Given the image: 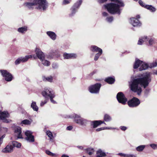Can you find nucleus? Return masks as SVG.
<instances>
[{
    "label": "nucleus",
    "instance_id": "c756f323",
    "mask_svg": "<svg viewBox=\"0 0 157 157\" xmlns=\"http://www.w3.org/2000/svg\"><path fill=\"white\" fill-rule=\"evenodd\" d=\"M27 30V27H22L18 29V31L21 33H23Z\"/></svg>",
    "mask_w": 157,
    "mask_h": 157
},
{
    "label": "nucleus",
    "instance_id": "864d4df0",
    "mask_svg": "<svg viewBox=\"0 0 157 157\" xmlns=\"http://www.w3.org/2000/svg\"><path fill=\"white\" fill-rule=\"evenodd\" d=\"M52 67L54 68H56L58 67L57 64L56 63H53L52 65Z\"/></svg>",
    "mask_w": 157,
    "mask_h": 157
},
{
    "label": "nucleus",
    "instance_id": "bf43d9fd",
    "mask_svg": "<svg viewBox=\"0 0 157 157\" xmlns=\"http://www.w3.org/2000/svg\"><path fill=\"white\" fill-rule=\"evenodd\" d=\"M61 157H69V156L67 155L66 154H63Z\"/></svg>",
    "mask_w": 157,
    "mask_h": 157
},
{
    "label": "nucleus",
    "instance_id": "f03ea898",
    "mask_svg": "<svg viewBox=\"0 0 157 157\" xmlns=\"http://www.w3.org/2000/svg\"><path fill=\"white\" fill-rule=\"evenodd\" d=\"M114 2L111 3L104 5L105 8L111 14L118 13L120 14L121 7L124 6V4L122 0H110Z\"/></svg>",
    "mask_w": 157,
    "mask_h": 157
},
{
    "label": "nucleus",
    "instance_id": "c9c22d12",
    "mask_svg": "<svg viewBox=\"0 0 157 157\" xmlns=\"http://www.w3.org/2000/svg\"><path fill=\"white\" fill-rule=\"evenodd\" d=\"M86 151L87 153L90 155H92L94 152V149L92 148H89L87 149Z\"/></svg>",
    "mask_w": 157,
    "mask_h": 157
},
{
    "label": "nucleus",
    "instance_id": "0e129e2a",
    "mask_svg": "<svg viewBox=\"0 0 157 157\" xmlns=\"http://www.w3.org/2000/svg\"><path fill=\"white\" fill-rule=\"evenodd\" d=\"M154 73L155 74L157 75V71H155L154 72Z\"/></svg>",
    "mask_w": 157,
    "mask_h": 157
},
{
    "label": "nucleus",
    "instance_id": "72a5a7b5",
    "mask_svg": "<svg viewBox=\"0 0 157 157\" xmlns=\"http://www.w3.org/2000/svg\"><path fill=\"white\" fill-rule=\"evenodd\" d=\"M32 121V120L30 121L27 119H26L22 121L21 122V124H24L29 125L31 124Z\"/></svg>",
    "mask_w": 157,
    "mask_h": 157
},
{
    "label": "nucleus",
    "instance_id": "4d7b16f0",
    "mask_svg": "<svg viewBox=\"0 0 157 157\" xmlns=\"http://www.w3.org/2000/svg\"><path fill=\"white\" fill-rule=\"evenodd\" d=\"M127 157H136V156L134 155L130 154L128 155Z\"/></svg>",
    "mask_w": 157,
    "mask_h": 157
},
{
    "label": "nucleus",
    "instance_id": "423d86ee",
    "mask_svg": "<svg viewBox=\"0 0 157 157\" xmlns=\"http://www.w3.org/2000/svg\"><path fill=\"white\" fill-rule=\"evenodd\" d=\"M101 84L97 83L90 86L89 87V90L91 93L97 94L99 93Z\"/></svg>",
    "mask_w": 157,
    "mask_h": 157
},
{
    "label": "nucleus",
    "instance_id": "79ce46f5",
    "mask_svg": "<svg viewBox=\"0 0 157 157\" xmlns=\"http://www.w3.org/2000/svg\"><path fill=\"white\" fill-rule=\"evenodd\" d=\"M139 4L142 7H144L145 8V6L147 5H146L141 0H139Z\"/></svg>",
    "mask_w": 157,
    "mask_h": 157
},
{
    "label": "nucleus",
    "instance_id": "13d9d810",
    "mask_svg": "<svg viewBox=\"0 0 157 157\" xmlns=\"http://www.w3.org/2000/svg\"><path fill=\"white\" fill-rule=\"evenodd\" d=\"M102 14L104 16H106L108 15V13L106 12H104Z\"/></svg>",
    "mask_w": 157,
    "mask_h": 157
},
{
    "label": "nucleus",
    "instance_id": "680f3d73",
    "mask_svg": "<svg viewBox=\"0 0 157 157\" xmlns=\"http://www.w3.org/2000/svg\"><path fill=\"white\" fill-rule=\"evenodd\" d=\"M140 16L139 15H138L136 16V18L137 19H138V18H140Z\"/></svg>",
    "mask_w": 157,
    "mask_h": 157
},
{
    "label": "nucleus",
    "instance_id": "f257e3e1",
    "mask_svg": "<svg viewBox=\"0 0 157 157\" xmlns=\"http://www.w3.org/2000/svg\"><path fill=\"white\" fill-rule=\"evenodd\" d=\"M142 77L136 78L132 79L129 82L130 90L140 95L142 92L141 86L144 88L147 87L151 81V73L147 72L141 75Z\"/></svg>",
    "mask_w": 157,
    "mask_h": 157
},
{
    "label": "nucleus",
    "instance_id": "09e8293b",
    "mask_svg": "<svg viewBox=\"0 0 157 157\" xmlns=\"http://www.w3.org/2000/svg\"><path fill=\"white\" fill-rule=\"evenodd\" d=\"M118 154L121 156H124V157H127L128 155H129V154H123V153H119Z\"/></svg>",
    "mask_w": 157,
    "mask_h": 157
},
{
    "label": "nucleus",
    "instance_id": "bb28decb",
    "mask_svg": "<svg viewBox=\"0 0 157 157\" xmlns=\"http://www.w3.org/2000/svg\"><path fill=\"white\" fill-rule=\"evenodd\" d=\"M43 80L45 81L52 82L53 80V77L51 76L47 77H44L43 78Z\"/></svg>",
    "mask_w": 157,
    "mask_h": 157
},
{
    "label": "nucleus",
    "instance_id": "39448f33",
    "mask_svg": "<svg viewBox=\"0 0 157 157\" xmlns=\"http://www.w3.org/2000/svg\"><path fill=\"white\" fill-rule=\"evenodd\" d=\"M140 67L139 70L141 71L146 70L148 67L147 64L139 59L136 60L134 64L133 67L134 69H136Z\"/></svg>",
    "mask_w": 157,
    "mask_h": 157
},
{
    "label": "nucleus",
    "instance_id": "3c124183",
    "mask_svg": "<svg viewBox=\"0 0 157 157\" xmlns=\"http://www.w3.org/2000/svg\"><path fill=\"white\" fill-rule=\"evenodd\" d=\"M149 43L150 45H152L154 43L153 40L152 39H151L149 40Z\"/></svg>",
    "mask_w": 157,
    "mask_h": 157
},
{
    "label": "nucleus",
    "instance_id": "6ab92c4d",
    "mask_svg": "<svg viewBox=\"0 0 157 157\" xmlns=\"http://www.w3.org/2000/svg\"><path fill=\"white\" fill-rule=\"evenodd\" d=\"M47 34L53 40H55L56 38V35L55 33L52 31H48Z\"/></svg>",
    "mask_w": 157,
    "mask_h": 157
},
{
    "label": "nucleus",
    "instance_id": "a18cd8bd",
    "mask_svg": "<svg viewBox=\"0 0 157 157\" xmlns=\"http://www.w3.org/2000/svg\"><path fill=\"white\" fill-rule=\"evenodd\" d=\"M106 19L108 22H110L113 21V18L112 17H107Z\"/></svg>",
    "mask_w": 157,
    "mask_h": 157
},
{
    "label": "nucleus",
    "instance_id": "5fc2aeb1",
    "mask_svg": "<svg viewBox=\"0 0 157 157\" xmlns=\"http://www.w3.org/2000/svg\"><path fill=\"white\" fill-rule=\"evenodd\" d=\"M108 0H98V2L99 3H103L106 1H107Z\"/></svg>",
    "mask_w": 157,
    "mask_h": 157
},
{
    "label": "nucleus",
    "instance_id": "7c9ffc66",
    "mask_svg": "<svg viewBox=\"0 0 157 157\" xmlns=\"http://www.w3.org/2000/svg\"><path fill=\"white\" fill-rule=\"evenodd\" d=\"M46 133L50 140H52L53 139V136L52 132L50 131H46Z\"/></svg>",
    "mask_w": 157,
    "mask_h": 157
},
{
    "label": "nucleus",
    "instance_id": "a878e982",
    "mask_svg": "<svg viewBox=\"0 0 157 157\" xmlns=\"http://www.w3.org/2000/svg\"><path fill=\"white\" fill-rule=\"evenodd\" d=\"M31 107L34 111H37L38 110V108L36 105V103L35 101H33L31 105Z\"/></svg>",
    "mask_w": 157,
    "mask_h": 157
},
{
    "label": "nucleus",
    "instance_id": "9b49d317",
    "mask_svg": "<svg viewBox=\"0 0 157 157\" xmlns=\"http://www.w3.org/2000/svg\"><path fill=\"white\" fill-rule=\"evenodd\" d=\"M33 132L30 131H27L25 132L26 136L25 139L29 142L34 141V136L32 135Z\"/></svg>",
    "mask_w": 157,
    "mask_h": 157
},
{
    "label": "nucleus",
    "instance_id": "6e6d98bb",
    "mask_svg": "<svg viewBox=\"0 0 157 157\" xmlns=\"http://www.w3.org/2000/svg\"><path fill=\"white\" fill-rule=\"evenodd\" d=\"M72 129V127L71 126H69L67 127V130H70Z\"/></svg>",
    "mask_w": 157,
    "mask_h": 157
},
{
    "label": "nucleus",
    "instance_id": "a211bd4d",
    "mask_svg": "<svg viewBox=\"0 0 157 157\" xmlns=\"http://www.w3.org/2000/svg\"><path fill=\"white\" fill-rule=\"evenodd\" d=\"M13 147L12 146L7 145L6 147L2 149V151L3 153L11 152L13 151Z\"/></svg>",
    "mask_w": 157,
    "mask_h": 157
},
{
    "label": "nucleus",
    "instance_id": "1a4fd4ad",
    "mask_svg": "<svg viewBox=\"0 0 157 157\" xmlns=\"http://www.w3.org/2000/svg\"><path fill=\"white\" fill-rule=\"evenodd\" d=\"M117 98L118 102L123 105L125 104L127 101V98L122 92H119L117 94Z\"/></svg>",
    "mask_w": 157,
    "mask_h": 157
},
{
    "label": "nucleus",
    "instance_id": "473e14b6",
    "mask_svg": "<svg viewBox=\"0 0 157 157\" xmlns=\"http://www.w3.org/2000/svg\"><path fill=\"white\" fill-rule=\"evenodd\" d=\"M145 147L144 145H141L139 146L136 147V150L138 151H143Z\"/></svg>",
    "mask_w": 157,
    "mask_h": 157
},
{
    "label": "nucleus",
    "instance_id": "69168bd1",
    "mask_svg": "<svg viewBox=\"0 0 157 157\" xmlns=\"http://www.w3.org/2000/svg\"><path fill=\"white\" fill-rule=\"evenodd\" d=\"M134 1H137L138 0H134Z\"/></svg>",
    "mask_w": 157,
    "mask_h": 157
},
{
    "label": "nucleus",
    "instance_id": "2f4dec72",
    "mask_svg": "<svg viewBox=\"0 0 157 157\" xmlns=\"http://www.w3.org/2000/svg\"><path fill=\"white\" fill-rule=\"evenodd\" d=\"M12 144L14 147L20 148L21 146V144L16 141H13L12 142Z\"/></svg>",
    "mask_w": 157,
    "mask_h": 157
},
{
    "label": "nucleus",
    "instance_id": "4468645a",
    "mask_svg": "<svg viewBox=\"0 0 157 157\" xmlns=\"http://www.w3.org/2000/svg\"><path fill=\"white\" fill-rule=\"evenodd\" d=\"M14 135L17 139L22 138V135L21 134V128L19 127H16L14 129Z\"/></svg>",
    "mask_w": 157,
    "mask_h": 157
},
{
    "label": "nucleus",
    "instance_id": "49530a36",
    "mask_svg": "<svg viewBox=\"0 0 157 157\" xmlns=\"http://www.w3.org/2000/svg\"><path fill=\"white\" fill-rule=\"evenodd\" d=\"M1 132H7V129L5 128H1Z\"/></svg>",
    "mask_w": 157,
    "mask_h": 157
},
{
    "label": "nucleus",
    "instance_id": "6e6552de",
    "mask_svg": "<svg viewBox=\"0 0 157 157\" xmlns=\"http://www.w3.org/2000/svg\"><path fill=\"white\" fill-rule=\"evenodd\" d=\"M52 94L55 95V93L50 88H46L42 92V95L46 99H48L50 98Z\"/></svg>",
    "mask_w": 157,
    "mask_h": 157
},
{
    "label": "nucleus",
    "instance_id": "58836bf2",
    "mask_svg": "<svg viewBox=\"0 0 157 157\" xmlns=\"http://www.w3.org/2000/svg\"><path fill=\"white\" fill-rule=\"evenodd\" d=\"M46 153L47 155L51 156H54L56 155L55 154L52 153L48 150H46Z\"/></svg>",
    "mask_w": 157,
    "mask_h": 157
},
{
    "label": "nucleus",
    "instance_id": "e433bc0d",
    "mask_svg": "<svg viewBox=\"0 0 157 157\" xmlns=\"http://www.w3.org/2000/svg\"><path fill=\"white\" fill-rule=\"evenodd\" d=\"M55 97V95H53V94H52V95L51 96L50 98L51 101L53 104H56V101L53 99Z\"/></svg>",
    "mask_w": 157,
    "mask_h": 157
},
{
    "label": "nucleus",
    "instance_id": "f3484780",
    "mask_svg": "<svg viewBox=\"0 0 157 157\" xmlns=\"http://www.w3.org/2000/svg\"><path fill=\"white\" fill-rule=\"evenodd\" d=\"M130 23L134 27L140 26L141 25V23L139 21L135 18H131Z\"/></svg>",
    "mask_w": 157,
    "mask_h": 157
},
{
    "label": "nucleus",
    "instance_id": "b1692460",
    "mask_svg": "<svg viewBox=\"0 0 157 157\" xmlns=\"http://www.w3.org/2000/svg\"><path fill=\"white\" fill-rule=\"evenodd\" d=\"M105 81L109 84H112L114 82L115 79L113 78L109 77L106 78Z\"/></svg>",
    "mask_w": 157,
    "mask_h": 157
},
{
    "label": "nucleus",
    "instance_id": "ea45409f",
    "mask_svg": "<svg viewBox=\"0 0 157 157\" xmlns=\"http://www.w3.org/2000/svg\"><path fill=\"white\" fill-rule=\"evenodd\" d=\"M21 62L20 58H19L17 59L15 62V63L16 65H17L19 64Z\"/></svg>",
    "mask_w": 157,
    "mask_h": 157
},
{
    "label": "nucleus",
    "instance_id": "e2e57ef3",
    "mask_svg": "<svg viewBox=\"0 0 157 157\" xmlns=\"http://www.w3.org/2000/svg\"><path fill=\"white\" fill-rule=\"evenodd\" d=\"M78 147L80 149H82L83 148V147L81 146H78Z\"/></svg>",
    "mask_w": 157,
    "mask_h": 157
},
{
    "label": "nucleus",
    "instance_id": "4c0bfd02",
    "mask_svg": "<svg viewBox=\"0 0 157 157\" xmlns=\"http://www.w3.org/2000/svg\"><path fill=\"white\" fill-rule=\"evenodd\" d=\"M102 53V52H101V53L98 52V53H97V54H96L95 55V56L94 57V60H95V61L97 60L98 59L99 56L101 55Z\"/></svg>",
    "mask_w": 157,
    "mask_h": 157
},
{
    "label": "nucleus",
    "instance_id": "c03bdc74",
    "mask_svg": "<svg viewBox=\"0 0 157 157\" xmlns=\"http://www.w3.org/2000/svg\"><path fill=\"white\" fill-rule=\"evenodd\" d=\"M71 0H63V4L66 5L68 4L70 2Z\"/></svg>",
    "mask_w": 157,
    "mask_h": 157
},
{
    "label": "nucleus",
    "instance_id": "393cba45",
    "mask_svg": "<svg viewBox=\"0 0 157 157\" xmlns=\"http://www.w3.org/2000/svg\"><path fill=\"white\" fill-rule=\"evenodd\" d=\"M32 57V55H28L25 56V57H21L20 59L22 62H25L27 61L29 59Z\"/></svg>",
    "mask_w": 157,
    "mask_h": 157
},
{
    "label": "nucleus",
    "instance_id": "412c9836",
    "mask_svg": "<svg viewBox=\"0 0 157 157\" xmlns=\"http://www.w3.org/2000/svg\"><path fill=\"white\" fill-rule=\"evenodd\" d=\"M104 123V121H94L92 122V124L93 125L94 128H95L101 124Z\"/></svg>",
    "mask_w": 157,
    "mask_h": 157
},
{
    "label": "nucleus",
    "instance_id": "4be33fe9",
    "mask_svg": "<svg viewBox=\"0 0 157 157\" xmlns=\"http://www.w3.org/2000/svg\"><path fill=\"white\" fill-rule=\"evenodd\" d=\"M148 39H147V36H144L142 39H140L139 40L138 44L139 45H141L143 44L144 42H147L148 41Z\"/></svg>",
    "mask_w": 157,
    "mask_h": 157
},
{
    "label": "nucleus",
    "instance_id": "de8ad7c7",
    "mask_svg": "<svg viewBox=\"0 0 157 157\" xmlns=\"http://www.w3.org/2000/svg\"><path fill=\"white\" fill-rule=\"evenodd\" d=\"M47 102V101L46 100H44V101H42L40 104V106H43L44 105L46 104Z\"/></svg>",
    "mask_w": 157,
    "mask_h": 157
},
{
    "label": "nucleus",
    "instance_id": "7ed1b4c3",
    "mask_svg": "<svg viewBox=\"0 0 157 157\" xmlns=\"http://www.w3.org/2000/svg\"><path fill=\"white\" fill-rule=\"evenodd\" d=\"M24 6L29 9H33L35 6L41 10L45 11L48 7V3L46 0H33L32 2H27Z\"/></svg>",
    "mask_w": 157,
    "mask_h": 157
},
{
    "label": "nucleus",
    "instance_id": "ddd939ff",
    "mask_svg": "<svg viewBox=\"0 0 157 157\" xmlns=\"http://www.w3.org/2000/svg\"><path fill=\"white\" fill-rule=\"evenodd\" d=\"M9 115L7 112L0 111V120H2L5 122H8L6 118L9 117Z\"/></svg>",
    "mask_w": 157,
    "mask_h": 157
},
{
    "label": "nucleus",
    "instance_id": "5701e85b",
    "mask_svg": "<svg viewBox=\"0 0 157 157\" xmlns=\"http://www.w3.org/2000/svg\"><path fill=\"white\" fill-rule=\"evenodd\" d=\"M97 155L98 157H104L106 156L105 153L101 150H99L97 151Z\"/></svg>",
    "mask_w": 157,
    "mask_h": 157
},
{
    "label": "nucleus",
    "instance_id": "0eeeda50",
    "mask_svg": "<svg viewBox=\"0 0 157 157\" xmlns=\"http://www.w3.org/2000/svg\"><path fill=\"white\" fill-rule=\"evenodd\" d=\"M140 103L139 100L137 98L134 97L128 102V106L131 107H136Z\"/></svg>",
    "mask_w": 157,
    "mask_h": 157
},
{
    "label": "nucleus",
    "instance_id": "a19ab883",
    "mask_svg": "<svg viewBox=\"0 0 157 157\" xmlns=\"http://www.w3.org/2000/svg\"><path fill=\"white\" fill-rule=\"evenodd\" d=\"M157 66V63L156 62H153L151 64L150 67L151 68H152L156 67Z\"/></svg>",
    "mask_w": 157,
    "mask_h": 157
},
{
    "label": "nucleus",
    "instance_id": "052dcab7",
    "mask_svg": "<svg viewBox=\"0 0 157 157\" xmlns=\"http://www.w3.org/2000/svg\"><path fill=\"white\" fill-rule=\"evenodd\" d=\"M104 128H105V129H112V128L111 127H106Z\"/></svg>",
    "mask_w": 157,
    "mask_h": 157
},
{
    "label": "nucleus",
    "instance_id": "8fccbe9b",
    "mask_svg": "<svg viewBox=\"0 0 157 157\" xmlns=\"http://www.w3.org/2000/svg\"><path fill=\"white\" fill-rule=\"evenodd\" d=\"M104 129L105 128L104 127H102L97 128V129H96V130L97 132H99Z\"/></svg>",
    "mask_w": 157,
    "mask_h": 157
},
{
    "label": "nucleus",
    "instance_id": "9d476101",
    "mask_svg": "<svg viewBox=\"0 0 157 157\" xmlns=\"http://www.w3.org/2000/svg\"><path fill=\"white\" fill-rule=\"evenodd\" d=\"M82 2V0H79L71 8V12L70 15L73 16L77 11L80 5Z\"/></svg>",
    "mask_w": 157,
    "mask_h": 157
},
{
    "label": "nucleus",
    "instance_id": "f704fd0d",
    "mask_svg": "<svg viewBox=\"0 0 157 157\" xmlns=\"http://www.w3.org/2000/svg\"><path fill=\"white\" fill-rule=\"evenodd\" d=\"M104 120L105 121H109L111 120V117L108 114H105L104 117Z\"/></svg>",
    "mask_w": 157,
    "mask_h": 157
},
{
    "label": "nucleus",
    "instance_id": "c85d7f7f",
    "mask_svg": "<svg viewBox=\"0 0 157 157\" xmlns=\"http://www.w3.org/2000/svg\"><path fill=\"white\" fill-rule=\"evenodd\" d=\"M41 61L42 62V63L44 66H49L50 65V62L47 60H45V59L42 60Z\"/></svg>",
    "mask_w": 157,
    "mask_h": 157
},
{
    "label": "nucleus",
    "instance_id": "f8f14e48",
    "mask_svg": "<svg viewBox=\"0 0 157 157\" xmlns=\"http://www.w3.org/2000/svg\"><path fill=\"white\" fill-rule=\"evenodd\" d=\"M1 72L6 81H10L12 80V75L6 71L1 70Z\"/></svg>",
    "mask_w": 157,
    "mask_h": 157
},
{
    "label": "nucleus",
    "instance_id": "2eb2a0df",
    "mask_svg": "<svg viewBox=\"0 0 157 157\" xmlns=\"http://www.w3.org/2000/svg\"><path fill=\"white\" fill-rule=\"evenodd\" d=\"M36 53L37 56L40 61L45 59V55L40 49L38 48H36Z\"/></svg>",
    "mask_w": 157,
    "mask_h": 157
},
{
    "label": "nucleus",
    "instance_id": "dca6fc26",
    "mask_svg": "<svg viewBox=\"0 0 157 157\" xmlns=\"http://www.w3.org/2000/svg\"><path fill=\"white\" fill-rule=\"evenodd\" d=\"M63 57L64 59H69L76 58L77 57V56L75 53H64L63 54Z\"/></svg>",
    "mask_w": 157,
    "mask_h": 157
},
{
    "label": "nucleus",
    "instance_id": "cd10ccee",
    "mask_svg": "<svg viewBox=\"0 0 157 157\" xmlns=\"http://www.w3.org/2000/svg\"><path fill=\"white\" fill-rule=\"evenodd\" d=\"M145 8H146L151 12H155L156 10L155 8L151 5H146L145 6Z\"/></svg>",
    "mask_w": 157,
    "mask_h": 157
},
{
    "label": "nucleus",
    "instance_id": "aec40b11",
    "mask_svg": "<svg viewBox=\"0 0 157 157\" xmlns=\"http://www.w3.org/2000/svg\"><path fill=\"white\" fill-rule=\"evenodd\" d=\"M91 50L93 52H102V50L95 46H92L91 47Z\"/></svg>",
    "mask_w": 157,
    "mask_h": 157
},
{
    "label": "nucleus",
    "instance_id": "20e7f679",
    "mask_svg": "<svg viewBox=\"0 0 157 157\" xmlns=\"http://www.w3.org/2000/svg\"><path fill=\"white\" fill-rule=\"evenodd\" d=\"M67 117L74 118V121L75 123L82 126H86L88 122L86 120L76 114H73Z\"/></svg>",
    "mask_w": 157,
    "mask_h": 157
},
{
    "label": "nucleus",
    "instance_id": "603ef678",
    "mask_svg": "<svg viewBox=\"0 0 157 157\" xmlns=\"http://www.w3.org/2000/svg\"><path fill=\"white\" fill-rule=\"evenodd\" d=\"M120 128L123 131H125L127 129V127L125 126H121L120 127Z\"/></svg>",
    "mask_w": 157,
    "mask_h": 157
},
{
    "label": "nucleus",
    "instance_id": "37998d69",
    "mask_svg": "<svg viewBox=\"0 0 157 157\" xmlns=\"http://www.w3.org/2000/svg\"><path fill=\"white\" fill-rule=\"evenodd\" d=\"M150 146L153 149H155L157 148V144H150Z\"/></svg>",
    "mask_w": 157,
    "mask_h": 157
}]
</instances>
